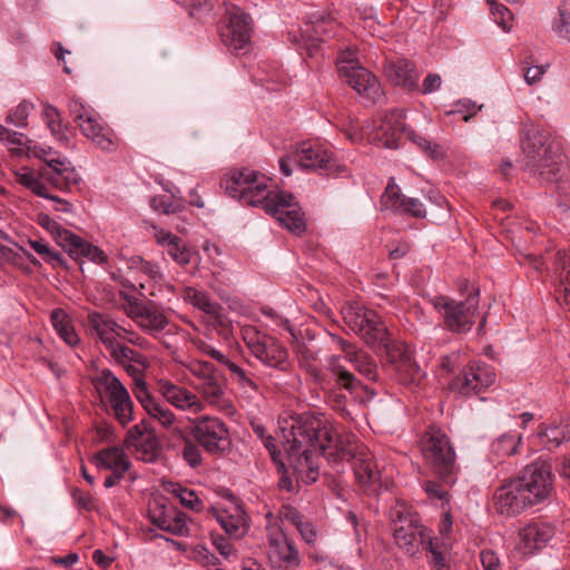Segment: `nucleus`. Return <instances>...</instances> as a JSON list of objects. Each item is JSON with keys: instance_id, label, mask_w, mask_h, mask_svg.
I'll return each instance as SVG.
<instances>
[{"instance_id": "obj_38", "label": "nucleus", "mask_w": 570, "mask_h": 570, "mask_svg": "<svg viewBox=\"0 0 570 570\" xmlns=\"http://www.w3.org/2000/svg\"><path fill=\"white\" fill-rule=\"evenodd\" d=\"M175 441L181 442V456L185 462L190 468H197L203 462V453L200 450V444L191 439L190 433H186L183 428H175V435L173 436Z\"/></svg>"}, {"instance_id": "obj_47", "label": "nucleus", "mask_w": 570, "mask_h": 570, "mask_svg": "<svg viewBox=\"0 0 570 570\" xmlns=\"http://www.w3.org/2000/svg\"><path fill=\"white\" fill-rule=\"evenodd\" d=\"M191 527L193 524L185 513L174 510L164 531L178 537H189L193 531Z\"/></svg>"}, {"instance_id": "obj_22", "label": "nucleus", "mask_w": 570, "mask_h": 570, "mask_svg": "<svg viewBox=\"0 0 570 570\" xmlns=\"http://www.w3.org/2000/svg\"><path fill=\"white\" fill-rule=\"evenodd\" d=\"M495 374L485 363L474 362L456 376L451 389L462 395L478 394L493 384Z\"/></svg>"}, {"instance_id": "obj_6", "label": "nucleus", "mask_w": 570, "mask_h": 570, "mask_svg": "<svg viewBox=\"0 0 570 570\" xmlns=\"http://www.w3.org/2000/svg\"><path fill=\"white\" fill-rule=\"evenodd\" d=\"M403 128L406 126L402 110H391L379 115L377 119L364 127L360 128L357 125L351 124L345 129V135L354 144L367 141L392 149L399 148L400 140L404 135Z\"/></svg>"}, {"instance_id": "obj_56", "label": "nucleus", "mask_w": 570, "mask_h": 570, "mask_svg": "<svg viewBox=\"0 0 570 570\" xmlns=\"http://www.w3.org/2000/svg\"><path fill=\"white\" fill-rule=\"evenodd\" d=\"M553 31L567 41H570V9L560 8L559 17L554 20Z\"/></svg>"}, {"instance_id": "obj_29", "label": "nucleus", "mask_w": 570, "mask_h": 570, "mask_svg": "<svg viewBox=\"0 0 570 570\" xmlns=\"http://www.w3.org/2000/svg\"><path fill=\"white\" fill-rule=\"evenodd\" d=\"M554 530L547 523H531L519 531L517 550L524 557L543 548L553 537Z\"/></svg>"}, {"instance_id": "obj_60", "label": "nucleus", "mask_w": 570, "mask_h": 570, "mask_svg": "<svg viewBox=\"0 0 570 570\" xmlns=\"http://www.w3.org/2000/svg\"><path fill=\"white\" fill-rule=\"evenodd\" d=\"M481 108L482 106H478L476 102L471 99H460L455 102L454 109L449 111L448 115L462 114L463 120L469 121Z\"/></svg>"}, {"instance_id": "obj_25", "label": "nucleus", "mask_w": 570, "mask_h": 570, "mask_svg": "<svg viewBox=\"0 0 570 570\" xmlns=\"http://www.w3.org/2000/svg\"><path fill=\"white\" fill-rule=\"evenodd\" d=\"M453 520L449 511H443L439 524L438 538L429 539L428 549L430 562L434 570H448L446 553L451 548Z\"/></svg>"}, {"instance_id": "obj_1", "label": "nucleus", "mask_w": 570, "mask_h": 570, "mask_svg": "<svg viewBox=\"0 0 570 570\" xmlns=\"http://www.w3.org/2000/svg\"><path fill=\"white\" fill-rule=\"evenodd\" d=\"M278 439L289 466L309 484L318 478V455L328 461H352L357 483L365 490L380 481V471L370 451L350 435H341L322 413H303L278 422Z\"/></svg>"}, {"instance_id": "obj_8", "label": "nucleus", "mask_w": 570, "mask_h": 570, "mask_svg": "<svg viewBox=\"0 0 570 570\" xmlns=\"http://www.w3.org/2000/svg\"><path fill=\"white\" fill-rule=\"evenodd\" d=\"M29 153L43 163L37 173L33 171L41 181L60 191H68L80 181L79 174L68 158L51 147L36 144L29 147Z\"/></svg>"}, {"instance_id": "obj_24", "label": "nucleus", "mask_w": 570, "mask_h": 570, "mask_svg": "<svg viewBox=\"0 0 570 570\" xmlns=\"http://www.w3.org/2000/svg\"><path fill=\"white\" fill-rule=\"evenodd\" d=\"M134 394L147 414L157 421L163 428L170 430L174 436L175 428H179L177 425L176 415L166 404L149 394L147 383L139 382L137 389H134Z\"/></svg>"}, {"instance_id": "obj_7", "label": "nucleus", "mask_w": 570, "mask_h": 570, "mask_svg": "<svg viewBox=\"0 0 570 570\" xmlns=\"http://www.w3.org/2000/svg\"><path fill=\"white\" fill-rule=\"evenodd\" d=\"M186 368L194 377L193 389L203 404L228 411L229 402L225 376L209 362L190 360Z\"/></svg>"}, {"instance_id": "obj_12", "label": "nucleus", "mask_w": 570, "mask_h": 570, "mask_svg": "<svg viewBox=\"0 0 570 570\" xmlns=\"http://www.w3.org/2000/svg\"><path fill=\"white\" fill-rule=\"evenodd\" d=\"M69 111L78 122L81 134L104 151H112L117 147L115 135L101 122L99 115L80 98L69 102Z\"/></svg>"}, {"instance_id": "obj_31", "label": "nucleus", "mask_w": 570, "mask_h": 570, "mask_svg": "<svg viewBox=\"0 0 570 570\" xmlns=\"http://www.w3.org/2000/svg\"><path fill=\"white\" fill-rule=\"evenodd\" d=\"M128 316L140 327L145 333L158 337L169 324L166 315L157 308L146 306H134L129 309Z\"/></svg>"}, {"instance_id": "obj_44", "label": "nucleus", "mask_w": 570, "mask_h": 570, "mask_svg": "<svg viewBox=\"0 0 570 570\" xmlns=\"http://www.w3.org/2000/svg\"><path fill=\"white\" fill-rule=\"evenodd\" d=\"M403 136L420 148L428 157L432 159H440L443 157V150L439 144L430 141L410 127L403 128Z\"/></svg>"}, {"instance_id": "obj_21", "label": "nucleus", "mask_w": 570, "mask_h": 570, "mask_svg": "<svg viewBox=\"0 0 570 570\" xmlns=\"http://www.w3.org/2000/svg\"><path fill=\"white\" fill-rule=\"evenodd\" d=\"M336 28L337 23L331 14L314 11L308 14L304 26L299 28L298 36L292 35V41L298 47L306 48L312 56L323 37L330 38L336 35Z\"/></svg>"}, {"instance_id": "obj_54", "label": "nucleus", "mask_w": 570, "mask_h": 570, "mask_svg": "<svg viewBox=\"0 0 570 570\" xmlns=\"http://www.w3.org/2000/svg\"><path fill=\"white\" fill-rule=\"evenodd\" d=\"M130 267L138 269L139 272L144 273L155 282H160L164 279L159 266L154 263L147 262L141 257L132 258Z\"/></svg>"}, {"instance_id": "obj_48", "label": "nucleus", "mask_w": 570, "mask_h": 570, "mask_svg": "<svg viewBox=\"0 0 570 570\" xmlns=\"http://www.w3.org/2000/svg\"><path fill=\"white\" fill-rule=\"evenodd\" d=\"M490 6V11L494 22L501 27L504 31H510L512 28L513 16L510 10L499 3L497 0H487Z\"/></svg>"}, {"instance_id": "obj_52", "label": "nucleus", "mask_w": 570, "mask_h": 570, "mask_svg": "<svg viewBox=\"0 0 570 570\" xmlns=\"http://www.w3.org/2000/svg\"><path fill=\"white\" fill-rule=\"evenodd\" d=\"M71 498L73 500L75 505L79 510H86V511H97L98 510V502H97L96 498L90 492L75 488L71 491Z\"/></svg>"}, {"instance_id": "obj_36", "label": "nucleus", "mask_w": 570, "mask_h": 570, "mask_svg": "<svg viewBox=\"0 0 570 570\" xmlns=\"http://www.w3.org/2000/svg\"><path fill=\"white\" fill-rule=\"evenodd\" d=\"M570 438L566 426L560 424H541L539 431L532 434L528 441L533 448L542 446L548 450L560 446L561 443Z\"/></svg>"}, {"instance_id": "obj_50", "label": "nucleus", "mask_w": 570, "mask_h": 570, "mask_svg": "<svg viewBox=\"0 0 570 570\" xmlns=\"http://www.w3.org/2000/svg\"><path fill=\"white\" fill-rule=\"evenodd\" d=\"M173 492L179 499L180 503L193 511H200L204 507L203 501L194 490L176 484Z\"/></svg>"}, {"instance_id": "obj_17", "label": "nucleus", "mask_w": 570, "mask_h": 570, "mask_svg": "<svg viewBox=\"0 0 570 570\" xmlns=\"http://www.w3.org/2000/svg\"><path fill=\"white\" fill-rule=\"evenodd\" d=\"M190 435L210 454L225 452L229 442V432L225 422L216 416L202 415L189 419Z\"/></svg>"}, {"instance_id": "obj_13", "label": "nucleus", "mask_w": 570, "mask_h": 570, "mask_svg": "<svg viewBox=\"0 0 570 570\" xmlns=\"http://www.w3.org/2000/svg\"><path fill=\"white\" fill-rule=\"evenodd\" d=\"M326 371L325 374L316 375L315 380L321 389L328 394L333 406L344 412L346 395L342 393V390L344 389L351 395L356 396L357 389L361 387V384L355 376L340 363L337 356L328 358Z\"/></svg>"}, {"instance_id": "obj_16", "label": "nucleus", "mask_w": 570, "mask_h": 570, "mask_svg": "<svg viewBox=\"0 0 570 570\" xmlns=\"http://www.w3.org/2000/svg\"><path fill=\"white\" fill-rule=\"evenodd\" d=\"M244 341L252 355L264 365L282 372L291 371L288 352L276 338L248 330L245 332Z\"/></svg>"}, {"instance_id": "obj_18", "label": "nucleus", "mask_w": 570, "mask_h": 570, "mask_svg": "<svg viewBox=\"0 0 570 570\" xmlns=\"http://www.w3.org/2000/svg\"><path fill=\"white\" fill-rule=\"evenodd\" d=\"M227 23L219 36L224 46L235 55H245L250 48L252 18L238 7L227 9Z\"/></svg>"}, {"instance_id": "obj_37", "label": "nucleus", "mask_w": 570, "mask_h": 570, "mask_svg": "<svg viewBox=\"0 0 570 570\" xmlns=\"http://www.w3.org/2000/svg\"><path fill=\"white\" fill-rule=\"evenodd\" d=\"M63 249L75 261L86 258L96 264H104L107 262V256L99 247L83 240L76 234L69 239Z\"/></svg>"}, {"instance_id": "obj_2", "label": "nucleus", "mask_w": 570, "mask_h": 570, "mask_svg": "<svg viewBox=\"0 0 570 570\" xmlns=\"http://www.w3.org/2000/svg\"><path fill=\"white\" fill-rule=\"evenodd\" d=\"M269 183L266 175L244 168L226 174L220 186L229 197L248 206H261L282 226L301 234L306 225L294 196L286 191L271 190Z\"/></svg>"}, {"instance_id": "obj_59", "label": "nucleus", "mask_w": 570, "mask_h": 570, "mask_svg": "<svg viewBox=\"0 0 570 570\" xmlns=\"http://www.w3.org/2000/svg\"><path fill=\"white\" fill-rule=\"evenodd\" d=\"M423 489H424L428 498L432 502H434V503L440 502L441 507L444 508V503L448 502V491L445 490V488L442 484L434 482V481H426L423 485Z\"/></svg>"}, {"instance_id": "obj_27", "label": "nucleus", "mask_w": 570, "mask_h": 570, "mask_svg": "<svg viewBox=\"0 0 570 570\" xmlns=\"http://www.w3.org/2000/svg\"><path fill=\"white\" fill-rule=\"evenodd\" d=\"M158 391L168 403L178 410L197 414L205 409L196 393L169 381H160Z\"/></svg>"}, {"instance_id": "obj_40", "label": "nucleus", "mask_w": 570, "mask_h": 570, "mask_svg": "<svg viewBox=\"0 0 570 570\" xmlns=\"http://www.w3.org/2000/svg\"><path fill=\"white\" fill-rule=\"evenodd\" d=\"M215 518L229 535L239 538L246 532V518L242 510L236 509L235 513L218 511L215 512Z\"/></svg>"}, {"instance_id": "obj_39", "label": "nucleus", "mask_w": 570, "mask_h": 570, "mask_svg": "<svg viewBox=\"0 0 570 570\" xmlns=\"http://www.w3.org/2000/svg\"><path fill=\"white\" fill-rule=\"evenodd\" d=\"M184 299L188 304L193 305L195 308L204 312L205 314L218 317L219 316V305L215 301H213L209 294L203 289H198L195 287H187L184 292Z\"/></svg>"}, {"instance_id": "obj_28", "label": "nucleus", "mask_w": 570, "mask_h": 570, "mask_svg": "<svg viewBox=\"0 0 570 570\" xmlns=\"http://www.w3.org/2000/svg\"><path fill=\"white\" fill-rule=\"evenodd\" d=\"M17 181L26 187L27 189L31 190L33 194L49 199L55 203L52 209L57 213L62 214H73L75 207L73 205L62 199L56 195H52L49 193L48 187L43 181H41L37 175L28 167H23L14 173Z\"/></svg>"}, {"instance_id": "obj_4", "label": "nucleus", "mask_w": 570, "mask_h": 570, "mask_svg": "<svg viewBox=\"0 0 570 570\" xmlns=\"http://www.w3.org/2000/svg\"><path fill=\"white\" fill-rule=\"evenodd\" d=\"M553 491L551 466L537 460L523 468L521 473L505 481L493 495L495 510L502 515H515L527 508L549 499Z\"/></svg>"}, {"instance_id": "obj_51", "label": "nucleus", "mask_w": 570, "mask_h": 570, "mask_svg": "<svg viewBox=\"0 0 570 570\" xmlns=\"http://www.w3.org/2000/svg\"><path fill=\"white\" fill-rule=\"evenodd\" d=\"M255 434L262 440L264 446L268 450L274 462L279 463L283 468L285 463L282 460V453L277 449L276 441L271 436L266 435L265 429L261 424L253 425Z\"/></svg>"}, {"instance_id": "obj_9", "label": "nucleus", "mask_w": 570, "mask_h": 570, "mask_svg": "<svg viewBox=\"0 0 570 570\" xmlns=\"http://www.w3.org/2000/svg\"><path fill=\"white\" fill-rule=\"evenodd\" d=\"M479 289L471 288L464 301L439 295L432 298V304L442 316L445 328L462 334L468 333L475 323L479 314Z\"/></svg>"}, {"instance_id": "obj_35", "label": "nucleus", "mask_w": 570, "mask_h": 570, "mask_svg": "<svg viewBox=\"0 0 570 570\" xmlns=\"http://www.w3.org/2000/svg\"><path fill=\"white\" fill-rule=\"evenodd\" d=\"M92 463L100 470H109L115 473H126L130 468V460L124 449L108 446L92 456Z\"/></svg>"}, {"instance_id": "obj_19", "label": "nucleus", "mask_w": 570, "mask_h": 570, "mask_svg": "<svg viewBox=\"0 0 570 570\" xmlns=\"http://www.w3.org/2000/svg\"><path fill=\"white\" fill-rule=\"evenodd\" d=\"M267 556L274 567L295 569L302 563L301 554L277 520L266 524Z\"/></svg>"}, {"instance_id": "obj_10", "label": "nucleus", "mask_w": 570, "mask_h": 570, "mask_svg": "<svg viewBox=\"0 0 570 570\" xmlns=\"http://www.w3.org/2000/svg\"><path fill=\"white\" fill-rule=\"evenodd\" d=\"M337 68L341 78L366 102L376 104L383 99L381 83L373 73L360 65L354 51H342L337 58Z\"/></svg>"}, {"instance_id": "obj_14", "label": "nucleus", "mask_w": 570, "mask_h": 570, "mask_svg": "<svg viewBox=\"0 0 570 570\" xmlns=\"http://www.w3.org/2000/svg\"><path fill=\"white\" fill-rule=\"evenodd\" d=\"M96 385L101 396L109 403L114 416L122 425L134 420V404L129 392L120 380L108 368L97 375Z\"/></svg>"}, {"instance_id": "obj_3", "label": "nucleus", "mask_w": 570, "mask_h": 570, "mask_svg": "<svg viewBox=\"0 0 570 570\" xmlns=\"http://www.w3.org/2000/svg\"><path fill=\"white\" fill-rule=\"evenodd\" d=\"M346 325L373 348H383L387 362L393 366L400 384L410 390L419 387L425 379V372L413 358L411 348L401 341L390 338L386 326L375 311L358 303L343 307Z\"/></svg>"}, {"instance_id": "obj_42", "label": "nucleus", "mask_w": 570, "mask_h": 570, "mask_svg": "<svg viewBox=\"0 0 570 570\" xmlns=\"http://www.w3.org/2000/svg\"><path fill=\"white\" fill-rule=\"evenodd\" d=\"M51 323L58 335L70 346L79 342L69 315L62 309H55L51 313Z\"/></svg>"}, {"instance_id": "obj_43", "label": "nucleus", "mask_w": 570, "mask_h": 570, "mask_svg": "<svg viewBox=\"0 0 570 570\" xmlns=\"http://www.w3.org/2000/svg\"><path fill=\"white\" fill-rule=\"evenodd\" d=\"M36 220L37 224L46 229L52 236L55 242L62 248L73 235L72 232L61 227V225L47 213H39Z\"/></svg>"}, {"instance_id": "obj_61", "label": "nucleus", "mask_w": 570, "mask_h": 570, "mask_svg": "<svg viewBox=\"0 0 570 570\" xmlns=\"http://www.w3.org/2000/svg\"><path fill=\"white\" fill-rule=\"evenodd\" d=\"M30 247L48 263H61L62 256L59 252L52 250L46 243L41 240H30Z\"/></svg>"}, {"instance_id": "obj_30", "label": "nucleus", "mask_w": 570, "mask_h": 570, "mask_svg": "<svg viewBox=\"0 0 570 570\" xmlns=\"http://www.w3.org/2000/svg\"><path fill=\"white\" fill-rule=\"evenodd\" d=\"M109 352L115 361L132 377L134 389H137L139 382H146L142 374L148 367V361L141 353L122 344L116 345Z\"/></svg>"}, {"instance_id": "obj_33", "label": "nucleus", "mask_w": 570, "mask_h": 570, "mask_svg": "<svg viewBox=\"0 0 570 570\" xmlns=\"http://www.w3.org/2000/svg\"><path fill=\"white\" fill-rule=\"evenodd\" d=\"M556 298L570 309V249H559L556 254Z\"/></svg>"}, {"instance_id": "obj_5", "label": "nucleus", "mask_w": 570, "mask_h": 570, "mask_svg": "<svg viewBox=\"0 0 570 570\" xmlns=\"http://www.w3.org/2000/svg\"><path fill=\"white\" fill-rule=\"evenodd\" d=\"M522 150L525 156L524 166L531 173L546 181L558 183L561 179L566 157L558 139L543 130L531 128L525 131Z\"/></svg>"}, {"instance_id": "obj_26", "label": "nucleus", "mask_w": 570, "mask_h": 570, "mask_svg": "<svg viewBox=\"0 0 570 570\" xmlns=\"http://www.w3.org/2000/svg\"><path fill=\"white\" fill-rule=\"evenodd\" d=\"M151 233L156 244L160 246L164 253L176 264L185 266L191 262L193 249L183 238L157 225L151 226Z\"/></svg>"}, {"instance_id": "obj_64", "label": "nucleus", "mask_w": 570, "mask_h": 570, "mask_svg": "<svg viewBox=\"0 0 570 570\" xmlns=\"http://www.w3.org/2000/svg\"><path fill=\"white\" fill-rule=\"evenodd\" d=\"M197 347L203 354L210 356L213 360L225 366L230 362V360L222 351L215 348L213 345L206 342H200Z\"/></svg>"}, {"instance_id": "obj_49", "label": "nucleus", "mask_w": 570, "mask_h": 570, "mask_svg": "<svg viewBox=\"0 0 570 570\" xmlns=\"http://www.w3.org/2000/svg\"><path fill=\"white\" fill-rule=\"evenodd\" d=\"M139 460L145 462H153L158 452V442L155 436L149 432L144 440H141L134 449Z\"/></svg>"}, {"instance_id": "obj_11", "label": "nucleus", "mask_w": 570, "mask_h": 570, "mask_svg": "<svg viewBox=\"0 0 570 570\" xmlns=\"http://www.w3.org/2000/svg\"><path fill=\"white\" fill-rule=\"evenodd\" d=\"M421 451L426 464L440 478L451 476L455 469V452L448 435L440 429H429L421 440Z\"/></svg>"}, {"instance_id": "obj_32", "label": "nucleus", "mask_w": 570, "mask_h": 570, "mask_svg": "<svg viewBox=\"0 0 570 570\" xmlns=\"http://www.w3.org/2000/svg\"><path fill=\"white\" fill-rule=\"evenodd\" d=\"M88 326L98 338L102 342L107 350L114 348L119 343L117 342L118 335H121L122 326L117 324L107 314L97 312L89 313Z\"/></svg>"}, {"instance_id": "obj_20", "label": "nucleus", "mask_w": 570, "mask_h": 570, "mask_svg": "<svg viewBox=\"0 0 570 570\" xmlns=\"http://www.w3.org/2000/svg\"><path fill=\"white\" fill-rule=\"evenodd\" d=\"M390 518L393 522L395 543L407 553H414L419 544L424 543V537L410 508L405 503L397 502L391 509Z\"/></svg>"}, {"instance_id": "obj_55", "label": "nucleus", "mask_w": 570, "mask_h": 570, "mask_svg": "<svg viewBox=\"0 0 570 570\" xmlns=\"http://www.w3.org/2000/svg\"><path fill=\"white\" fill-rule=\"evenodd\" d=\"M266 519L267 523H269V521H272L273 523L274 520H277L279 525L282 527V523L284 521H287L294 527H296L304 519V517L301 515V513L296 509L285 505L279 510L278 517H274L271 512H268L266 514Z\"/></svg>"}, {"instance_id": "obj_45", "label": "nucleus", "mask_w": 570, "mask_h": 570, "mask_svg": "<svg viewBox=\"0 0 570 570\" xmlns=\"http://www.w3.org/2000/svg\"><path fill=\"white\" fill-rule=\"evenodd\" d=\"M348 362L353 364L354 368L368 380L377 377V367L373 358L365 352L358 350L348 354Z\"/></svg>"}, {"instance_id": "obj_58", "label": "nucleus", "mask_w": 570, "mask_h": 570, "mask_svg": "<svg viewBox=\"0 0 570 570\" xmlns=\"http://www.w3.org/2000/svg\"><path fill=\"white\" fill-rule=\"evenodd\" d=\"M226 367L229 370V372L234 376V380L237 382V384L242 389H246V390H249V391H257L256 383L236 363L230 361L229 363H227Z\"/></svg>"}, {"instance_id": "obj_46", "label": "nucleus", "mask_w": 570, "mask_h": 570, "mask_svg": "<svg viewBox=\"0 0 570 570\" xmlns=\"http://www.w3.org/2000/svg\"><path fill=\"white\" fill-rule=\"evenodd\" d=\"M42 119L57 140L61 141L66 139L61 116L56 107L45 104L42 109Z\"/></svg>"}, {"instance_id": "obj_23", "label": "nucleus", "mask_w": 570, "mask_h": 570, "mask_svg": "<svg viewBox=\"0 0 570 570\" xmlns=\"http://www.w3.org/2000/svg\"><path fill=\"white\" fill-rule=\"evenodd\" d=\"M381 207L382 209L407 214L417 218H423L426 214L423 203L419 198L406 197L393 177L390 178L381 197Z\"/></svg>"}, {"instance_id": "obj_62", "label": "nucleus", "mask_w": 570, "mask_h": 570, "mask_svg": "<svg viewBox=\"0 0 570 570\" xmlns=\"http://www.w3.org/2000/svg\"><path fill=\"white\" fill-rule=\"evenodd\" d=\"M149 432L146 431L140 424H136L132 428H130L127 432V435L125 438V445L128 449L134 450L137 444L145 439V436Z\"/></svg>"}, {"instance_id": "obj_63", "label": "nucleus", "mask_w": 570, "mask_h": 570, "mask_svg": "<svg viewBox=\"0 0 570 570\" xmlns=\"http://www.w3.org/2000/svg\"><path fill=\"white\" fill-rule=\"evenodd\" d=\"M301 534L302 539L307 544H314L317 538V532L315 530V527L312 522H309L306 519H303L296 527H295Z\"/></svg>"}, {"instance_id": "obj_15", "label": "nucleus", "mask_w": 570, "mask_h": 570, "mask_svg": "<svg viewBox=\"0 0 570 570\" xmlns=\"http://www.w3.org/2000/svg\"><path fill=\"white\" fill-rule=\"evenodd\" d=\"M297 166L303 170H324L327 174L338 171L340 165L331 154L322 146L309 142L301 144L296 150L279 159V167L285 176L292 174V167Z\"/></svg>"}, {"instance_id": "obj_57", "label": "nucleus", "mask_w": 570, "mask_h": 570, "mask_svg": "<svg viewBox=\"0 0 570 570\" xmlns=\"http://www.w3.org/2000/svg\"><path fill=\"white\" fill-rule=\"evenodd\" d=\"M174 508L156 504L149 509V519L151 523L160 530H165L168 519L174 512Z\"/></svg>"}, {"instance_id": "obj_34", "label": "nucleus", "mask_w": 570, "mask_h": 570, "mask_svg": "<svg viewBox=\"0 0 570 570\" xmlns=\"http://www.w3.org/2000/svg\"><path fill=\"white\" fill-rule=\"evenodd\" d=\"M385 73L391 83L406 89L417 87L419 75L405 59H391L385 62Z\"/></svg>"}, {"instance_id": "obj_53", "label": "nucleus", "mask_w": 570, "mask_h": 570, "mask_svg": "<svg viewBox=\"0 0 570 570\" xmlns=\"http://www.w3.org/2000/svg\"><path fill=\"white\" fill-rule=\"evenodd\" d=\"M33 109V105L29 101L20 102L17 108L7 116V122L16 127H24L27 119Z\"/></svg>"}, {"instance_id": "obj_41", "label": "nucleus", "mask_w": 570, "mask_h": 570, "mask_svg": "<svg viewBox=\"0 0 570 570\" xmlns=\"http://www.w3.org/2000/svg\"><path fill=\"white\" fill-rule=\"evenodd\" d=\"M522 435L517 432L503 433L497 438L490 448V453L497 459L515 454L521 444Z\"/></svg>"}]
</instances>
